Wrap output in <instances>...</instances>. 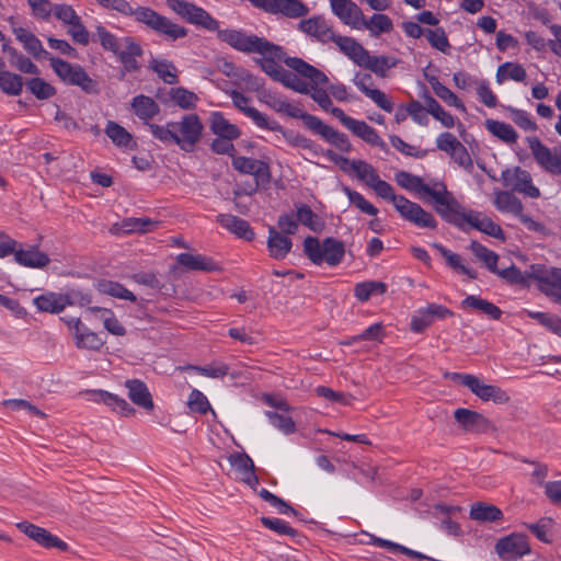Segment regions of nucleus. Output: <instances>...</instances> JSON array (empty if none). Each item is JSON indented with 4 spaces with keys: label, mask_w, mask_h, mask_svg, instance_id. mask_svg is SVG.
<instances>
[{
    "label": "nucleus",
    "mask_w": 561,
    "mask_h": 561,
    "mask_svg": "<svg viewBox=\"0 0 561 561\" xmlns=\"http://www.w3.org/2000/svg\"><path fill=\"white\" fill-rule=\"evenodd\" d=\"M70 295H58L48 293L41 295L34 299V305L43 312L59 313L67 306L73 305Z\"/></svg>",
    "instance_id": "b1692460"
},
{
    "label": "nucleus",
    "mask_w": 561,
    "mask_h": 561,
    "mask_svg": "<svg viewBox=\"0 0 561 561\" xmlns=\"http://www.w3.org/2000/svg\"><path fill=\"white\" fill-rule=\"evenodd\" d=\"M115 55L123 65V76L126 72L137 71L139 69L137 57L142 55V49L133 37H124L122 48H119V51L115 53Z\"/></svg>",
    "instance_id": "6ab92c4d"
},
{
    "label": "nucleus",
    "mask_w": 561,
    "mask_h": 561,
    "mask_svg": "<svg viewBox=\"0 0 561 561\" xmlns=\"http://www.w3.org/2000/svg\"><path fill=\"white\" fill-rule=\"evenodd\" d=\"M332 12L345 24L353 28L360 30L363 21L362 9L352 0H331Z\"/></svg>",
    "instance_id": "a211bd4d"
},
{
    "label": "nucleus",
    "mask_w": 561,
    "mask_h": 561,
    "mask_svg": "<svg viewBox=\"0 0 561 561\" xmlns=\"http://www.w3.org/2000/svg\"><path fill=\"white\" fill-rule=\"evenodd\" d=\"M220 41L227 43L232 48L252 54L280 56L282 47L275 45L263 37L248 35L238 30H216Z\"/></svg>",
    "instance_id": "20e7f679"
},
{
    "label": "nucleus",
    "mask_w": 561,
    "mask_h": 561,
    "mask_svg": "<svg viewBox=\"0 0 561 561\" xmlns=\"http://www.w3.org/2000/svg\"><path fill=\"white\" fill-rule=\"evenodd\" d=\"M13 33L16 39L23 45L24 49L35 59H48V57H51L50 54L44 49L42 42L32 32L23 27H14Z\"/></svg>",
    "instance_id": "bb28decb"
},
{
    "label": "nucleus",
    "mask_w": 561,
    "mask_h": 561,
    "mask_svg": "<svg viewBox=\"0 0 561 561\" xmlns=\"http://www.w3.org/2000/svg\"><path fill=\"white\" fill-rule=\"evenodd\" d=\"M228 460L237 476V479L254 490L259 483V479L255 474V468L252 459L244 453H234L229 456Z\"/></svg>",
    "instance_id": "f3484780"
},
{
    "label": "nucleus",
    "mask_w": 561,
    "mask_h": 561,
    "mask_svg": "<svg viewBox=\"0 0 561 561\" xmlns=\"http://www.w3.org/2000/svg\"><path fill=\"white\" fill-rule=\"evenodd\" d=\"M454 416L459 426L467 433L486 434L496 431L494 424L479 412L459 408L455 411Z\"/></svg>",
    "instance_id": "f8f14e48"
},
{
    "label": "nucleus",
    "mask_w": 561,
    "mask_h": 561,
    "mask_svg": "<svg viewBox=\"0 0 561 561\" xmlns=\"http://www.w3.org/2000/svg\"><path fill=\"white\" fill-rule=\"evenodd\" d=\"M331 42L335 43L341 51H343L355 64H358L362 57L366 56L365 48L352 37L341 36L334 33V38H332Z\"/></svg>",
    "instance_id": "ea45409f"
},
{
    "label": "nucleus",
    "mask_w": 561,
    "mask_h": 561,
    "mask_svg": "<svg viewBox=\"0 0 561 561\" xmlns=\"http://www.w3.org/2000/svg\"><path fill=\"white\" fill-rule=\"evenodd\" d=\"M387 285L382 282H364L359 283L354 288L355 297L360 301H367L375 293L385 294Z\"/></svg>",
    "instance_id": "0e129e2a"
},
{
    "label": "nucleus",
    "mask_w": 561,
    "mask_h": 561,
    "mask_svg": "<svg viewBox=\"0 0 561 561\" xmlns=\"http://www.w3.org/2000/svg\"><path fill=\"white\" fill-rule=\"evenodd\" d=\"M92 396V400L95 402H102L110 407L113 411L124 415V416H133L135 415V409L127 403V401L116 394L110 393L104 390H93L90 391Z\"/></svg>",
    "instance_id": "393cba45"
},
{
    "label": "nucleus",
    "mask_w": 561,
    "mask_h": 561,
    "mask_svg": "<svg viewBox=\"0 0 561 561\" xmlns=\"http://www.w3.org/2000/svg\"><path fill=\"white\" fill-rule=\"evenodd\" d=\"M50 66L55 73L65 82L71 84L75 72L79 69V65H71L70 62L56 57H48Z\"/></svg>",
    "instance_id": "052dcab7"
},
{
    "label": "nucleus",
    "mask_w": 561,
    "mask_h": 561,
    "mask_svg": "<svg viewBox=\"0 0 561 561\" xmlns=\"http://www.w3.org/2000/svg\"><path fill=\"white\" fill-rule=\"evenodd\" d=\"M505 78L522 82L526 79V71L519 64L505 62L499 67L496 80L502 83Z\"/></svg>",
    "instance_id": "bf43d9fd"
},
{
    "label": "nucleus",
    "mask_w": 561,
    "mask_h": 561,
    "mask_svg": "<svg viewBox=\"0 0 561 561\" xmlns=\"http://www.w3.org/2000/svg\"><path fill=\"white\" fill-rule=\"evenodd\" d=\"M231 98L233 105L250 117L259 127L265 129H280V125L276 121L268 118V116L261 113L255 107L250 106V99L244 94L232 91Z\"/></svg>",
    "instance_id": "dca6fc26"
},
{
    "label": "nucleus",
    "mask_w": 561,
    "mask_h": 561,
    "mask_svg": "<svg viewBox=\"0 0 561 561\" xmlns=\"http://www.w3.org/2000/svg\"><path fill=\"white\" fill-rule=\"evenodd\" d=\"M0 90L9 95H20L23 90V78L8 70L0 71Z\"/></svg>",
    "instance_id": "864d4df0"
},
{
    "label": "nucleus",
    "mask_w": 561,
    "mask_h": 561,
    "mask_svg": "<svg viewBox=\"0 0 561 561\" xmlns=\"http://www.w3.org/2000/svg\"><path fill=\"white\" fill-rule=\"evenodd\" d=\"M14 260L20 265L31 268H43L50 262L48 255L36 247H30L26 250H14Z\"/></svg>",
    "instance_id": "cd10ccee"
},
{
    "label": "nucleus",
    "mask_w": 561,
    "mask_h": 561,
    "mask_svg": "<svg viewBox=\"0 0 561 561\" xmlns=\"http://www.w3.org/2000/svg\"><path fill=\"white\" fill-rule=\"evenodd\" d=\"M232 165L236 170L244 174H251L256 180L268 176V165L260 160L247 157H233Z\"/></svg>",
    "instance_id": "c756f323"
},
{
    "label": "nucleus",
    "mask_w": 561,
    "mask_h": 561,
    "mask_svg": "<svg viewBox=\"0 0 561 561\" xmlns=\"http://www.w3.org/2000/svg\"><path fill=\"white\" fill-rule=\"evenodd\" d=\"M134 113L144 122H148L157 116L160 112L159 104L150 96L139 94L135 96L130 103Z\"/></svg>",
    "instance_id": "7c9ffc66"
},
{
    "label": "nucleus",
    "mask_w": 561,
    "mask_h": 561,
    "mask_svg": "<svg viewBox=\"0 0 561 561\" xmlns=\"http://www.w3.org/2000/svg\"><path fill=\"white\" fill-rule=\"evenodd\" d=\"M170 95L176 105L186 110L195 107L197 102L196 94L184 88L172 89Z\"/></svg>",
    "instance_id": "774afa93"
},
{
    "label": "nucleus",
    "mask_w": 561,
    "mask_h": 561,
    "mask_svg": "<svg viewBox=\"0 0 561 561\" xmlns=\"http://www.w3.org/2000/svg\"><path fill=\"white\" fill-rule=\"evenodd\" d=\"M73 337L78 348L96 351L104 344L103 339L98 333L90 331L85 327H83Z\"/></svg>",
    "instance_id": "5fc2aeb1"
},
{
    "label": "nucleus",
    "mask_w": 561,
    "mask_h": 561,
    "mask_svg": "<svg viewBox=\"0 0 561 561\" xmlns=\"http://www.w3.org/2000/svg\"><path fill=\"white\" fill-rule=\"evenodd\" d=\"M125 387L128 390V398L134 404L147 411L153 410L154 403L145 382L139 379H130L125 382Z\"/></svg>",
    "instance_id": "5701e85b"
},
{
    "label": "nucleus",
    "mask_w": 561,
    "mask_h": 561,
    "mask_svg": "<svg viewBox=\"0 0 561 561\" xmlns=\"http://www.w3.org/2000/svg\"><path fill=\"white\" fill-rule=\"evenodd\" d=\"M127 15H133L137 22L173 41L182 38L187 34L186 28L173 23L148 7H138L136 9L131 7V12Z\"/></svg>",
    "instance_id": "6e6552de"
},
{
    "label": "nucleus",
    "mask_w": 561,
    "mask_h": 561,
    "mask_svg": "<svg viewBox=\"0 0 561 561\" xmlns=\"http://www.w3.org/2000/svg\"><path fill=\"white\" fill-rule=\"evenodd\" d=\"M468 389L482 401H492L497 404H504L510 401V397L504 390L497 386L484 383L477 376L473 377Z\"/></svg>",
    "instance_id": "aec40b11"
},
{
    "label": "nucleus",
    "mask_w": 561,
    "mask_h": 561,
    "mask_svg": "<svg viewBox=\"0 0 561 561\" xmlns=\"http://www.w3.org/2000/svg\"><path fill=\"white\" fill-rule=\"evenodd\" d=\"M396 181L398 185L408 191L415 192L421 196H430L436 204L435 210L438 215L442 208H447L454 196L443 182H434L433 185H428L420 176L407 171L397 172Z\"/></svg>",
    "instance_id": "39448f33"
},
{
    "label": "nucleus",
    "mask_w": 561,
    "mask_h": 561,
    "mask_svg": "<svg viewBox=\"0 0 561 561\" xmlns=\"http://www.w3.org/2000/svg\"><path fill=\"white\" fill-rule=\"evenodd\" d=\"M396 209L401 217L421 228L435 229L437 222L433 215L424 210L419 204L402 196L396 201Z\"/></svg>",
    "instance_id": "4468645a"
},
{
    "label": "nucleus",
    "mask_w": 561,
    "mask_h": 561,
    "mask_svg": "<svg viewBox=\"0 0 561 561\" xmlns=\"http://www.w3.org/2000/svg\"><path fill=\"white\" fill-rule=\"evenodd\" d=\"M104 131L112 142L119 148L131 150L136 147L131 134L116 122L108 121Z\"/></svg>",
    "instance_id": "c9c22d12"
},
{
    "label": "nucleus",
    "mask_w": 561,
    "mask_h": 561,
    "mask_svg": "<svg viewBox=\"0 0 561 561\" xmlns=\"http://www.w3.org/2000/svg\"><path fill=\"white\" fill-rule=\"evenodd\" d=\"M95 35L98 36L100 44L106 50L112 53H118L123 45V38L118 39L115 35L110 33L104 26L98 25L95 28Z\"/></svg>",
    "instance_id": "69168bd1"
},
{
    "label": "nucleus",
    "mask_w": 561,
    "mask_h": 561,
    "mask_svg": "<svg viewBox=\"0 0 561 561\" xmlns=\"http://www.w3.org/2000/svg\"><path fill=\"white\" fill-rule=\"evenodd\" d=\"M168 7L187 22L208 31H216L219 23L206 10L184 0H167Z\"/></svg>",
    "instance_id": "1a4fd4ad"
},
{
    "label": "nucleus",
    "mask_w": 561,
    "mask_h": 561,
    "mask_svg": "<svg viewBox=\"0 0 561 561\" xmlns=\"http://www.w3.org/2000/svg\"><path fill=\"white\" fill-rule=\"evenodd\" d=\"M528 147L537 164L552 175H561V146L550 149L537 137L527 138Z\"/></svg>",
    "instance_id": "9d476101"
},
{
    "label": "nucleus",
    "mask_w": 561,
    "mask_h": 561,
    "mask_svg": "<svg viewBox=\"0 0 561 561\" xmlns=\"http://www.w3.org/2000/svg\"><path fill=\"white\" fill-rule=\"evenodd\" d=\"M461 308L478 310L493 320H499L502 316V311L497 306L474 295L467 296L461 301Z\"/></svg>",
    "instance_id": "f704fd0d"
},
{
    "label": "nucleus",
    "mask_w": 561,
    "mask_h": 561,
    "mask_svg": "<svg viewBox=\"0 0 561 561\" xmlns=\"http://www.w3.org/2000/svg\"><path fill=\"white\" fill-rule=\"evenodd\" d=\"M16 527L30 539L34 540L37 545L44 548H57L61 551H67L69 548L68 545L57 536L32 523L22 522L16 524Z\"/></svg>",
    "instance_id": "2eb2a0df"
},
{
    "label": "nucleus",
    "mask_w": 561,
    "mask_h": 561,
    "mask_svg": "<svg viewBox=\"0 0 561 561\" xmlns=\"http://www.w3.org/2000/svg\"><path fill=\"white\" fill-rule=\"evenodd\" d=\"M308 12V7L300 0H274L271 13H280L287 18L297 19L307 15Z\"/></svg>",
    "instance_id": "58836bf2"
},
{
    "label": "nucleus",
    "mask_w": 561,
    "mask_h": 561,
    "mask_svg": "<svg viewBox=\"0 0 561 561\" xmlns=\"http://www.w3.org/2000/svg\"><path fill=\"white\" fill-rule=\"evenodd\" d=\"M347 129L352 131L355 136L363 139L365 142L371 146L379 147L386 152L389 151L387 144L377 134V131L373 127H370L366 122L353 119L352 124L348 126Z\"/></svg>",
    "instance_id": "c85d7f7f"
},
{
    "label": "nucleus",
    "mask_w": 561,
    "mask_h": 561,
    "mask_svg": "<svg viewBox=\"0 0 561 561\" xmlns=\"http://www.w3.org/2000/svg\"><path fill=\"white\" fill-rule=\"evenodd\" d=\"M210 130L218 137L228 139H237L240 137L241 131L234 124H231L219 112H214L210 116Z\"/></svg>",
    "instance_id": "e433bc0d"
},
{
    "label": "nucleus",
    "mask_w": 561,
    "mask_h": 561,
    "mask_svg": "<svg viewBox=\"0 0 561 561\" xmlns=\"http://www.w3.org/2000/svg\"><path fill=\"white\" fill-rule=\"evenodd\" d=\"M304 252L314 264L325 262L330 266L340 264L345 254L342 241L332 237L325 238L322 242L316 237H307L304 241Z\"/></svg>",
    "instance_id": "0eeeda50"
},
{
    "label": "nucleus",
    "mask_w": 561,
    "mask_h": 561,
    "mask_svg": "<svg viewBox=\"0 0 561 561\" xmlns=\"http://www.w3.org/2000/svg\"><path fill=\"white\" fill-rule=\"evenodd\" d=\"M433 247L440 253L451 268L467 275L471 279L477 278V272L463 265L460 255L451 252L439 243H434Z\"/></svg>",
    "instance_id": "de8ad7c7"
},
{
    "label": "nucleus",
    "mask_w": 561,
    "mask_h": 561,
    "mask_svg": "<svg viewBox=\"0 0 561 561\" xmlns=\"http://www.w3.org/2000/svg\"><path fill=\"white\" fill-rule=\"evenodd\" d=\"M89 311L96 313V317L103 321L104 328L112 334L122 336L125 334V328L114 317L112 310L100 307H89Z\"/></svg>",
    "instance_id": "09e8293b"
},
{
    "label": "nucleus",
    "mask_w": 561,
    "mask_h": 561,
    "mask_svg": "<svg viewBox=\"0 0 561 561\" xmlns=\"http://www.w3.org/2000/svg\"><path fill=\"white\" fill-rule=\"evenodd\" d=\"M286 66L310 81L308 94L322 110L329 111L332 105L331 98L327 90L320 88L329 82L327 75L300 58L286 60Z\"/></svg>",
    "instance_id": "423d86ee"
},
{
    "label": "nucleus",
    "mask_w": 561,
    "mask_h": 561,
    "mask_svg": "<svg viewBox=\"0 0 561 561\" xmlns=\"http://www.w3.org/2000/svg\"><path fill=\"white\" fill-rule=\"evenodd\" d=\"M352 172L368 187H370L379 178L376 169L364 160H354V163L352 164Z\"/></svg>",
    "instance_id": "6e6d98bb"
},
{
    "label": "nucleus",
    "mask_w": 561,
    "mask_h": 561,
    "mask_svg": "<svg viewBox=\"0 0 561 561\" xmlns=\"http://www.w3.org/2000/svg\"><path fill=\"white\" fill-rule=\"evenodd\" d=\"M470 518L477 522H496L502 519V511L492 505L482 502L474 503L470 508Z\"/></svg>",
    "instance_id": "a19ab883"
},
{
    "label": "nucleus",
    "mask_w": 561,
    "mask_h": 561,
    "mask_svg": "<svg viewBox=\"0 0 561 561\" xmlns=\"http://www.w3.org/2000/svg\"><path fill=\"white\" fill-rule=\"evenodd\" d=\"M216 221L225 229L247 241H252L255 237V233L250 227V224L237 216L230 214H221L217 216Z\"/></svg>",
    "instance_id": "4be33fe9"
},
{
    "label": "nucleus",
    "mask_w": 561,
    "mask_h": 561,
    "mask_svg": "<svg viewBox=\"0 0 561 561\" xmlns=\"http://www.w3.org/2000/svg\"><path fill=\"white\" fill-rule=\"evenodd\" d=\"M264 58L260 61L262 70L270 76L273 80L278 81L283 76L285 68H283L277 61H284L294 59L295 57H287L286 53L282 48L280 56L262 55Z\"/></svg>",
    "instance_id": "a18cd8bd"
},
{
    "label": "nucleus",
    "mask_w": 561,
    "mask_h": 561,
    "mask_svg": "<svg viewBox=\"0 0 561 561\" xmlns=\"http://www.w3.org/2000/svg\"><path fill=\"white\" fill-rule=\"evenodd\" d=\"M503 183L513 191L522 193L530 198H538L540 191L533 184L531 175L528 171L515 167L502 173Z\"/></svg>",
    "instance_id": "ddd939ff"
},
{
    "label": "nucleus",
    "mask_w": 561,
    "mask_h": 561,
    "mask_svg": "<svg viewBox=\"0 0 561 561\" xmlns=\"http://www.w3.org/2000/svg\"><path fill=\"white\" fill-rule=\"evenodd\" d=\"M430 83L434 93L447 105L455 106L462 112L466 110L463 103L458 99V96L451 90L440 83L437 79L431 80Z\"/></svg>",
    "instance_id": "4d7b16f0"
},
{
    "label": "nucleus",
    "mask_w": 561,
    "mask_h": 561,
    "mask_svg": "<svg viewBox=\"0 0 561 561\" xmlns=\"http://www.w3.org/2000/svg\"><path fill=\"white\" fill-rule=\"evenodd\" d=\"M179 264L187 270L211 272L217 270L216 263L210 259L202 254L192 253H180L176 256Z\"/></svg>",
    "instance_id": "72a5a7b5"
},
{
    "label": "nucleus",
    "mask_w": 561,
    "mask_h": 561,
    "mask_svg": "<svg viewBox=\"0 0 561 561\" xmlns=\"http://www.w3.org/2000/svg\"><path fill=\"white\" fill-rule=\"evenodd\" d=\"M494 205L497 210L515 216L520 215L524 208L522 202L513 193L506 191L495 193Z\"/></svg>",
    "instance_id": "79ce46f5"
},
{
    "label": "nucleus",
    "mask_w": 561,
    "mask_h": 561,
    "mask_svg": "<svg viewBox=\"0 0 561 561\" xmlns=\"http://www.w3.org/2000/svg\"><path fill=\"white\" fill-rule=\"evenodd\" d=\"M100 293L129 301H137V297L122 284L112 280H101L98 283Z\"/></svg>",
    "instance_id": "603ef678"
},
{
    "label": "nucleus",
    "mask_w": 561,
    "mask_h": 561,
    "mask_svg": "<svg viewBox=\"0 0 561 561\" xmlns=\"http://www.w3.org/2000/svg\"><path fill=\"white\" fill-rule=\"evenodd\" d=\"M297 219L314 232H321L324 227V222L307 205L297 207Z\"/></svg>",
    "instance_id": "13d9d810"
},
{
    "label": "nucleus",
    "mask_w": 561,
    "mask_h": 561,
    "mask_svg": "<svg viewBox=\"0 0 561 561\" xmlns=\"http://www.w3.org/2000/svg\"><path fill=\"white\" fill-rule=\"evenodd\" d=\"M149 68L153 70L164 83H178L176 68L172 61L152 58L149 62Z\"/></svg>",
    "instance_id": "c03bdc74"
},
{
    "label": "nucleus",
    "mask_w": 561,
    "mask_h": 561,
    "mask_svg": "<svg viewBox=\"0 0 561 561\" xmlns=\"http://www.w3.org/2000/svg\"><path fill=\"white\" fill-rule=\"evenodd\" d=\"M470 250L472 253L481 260L485 266L492 272H497L496 263L499 260V256L495 252L486 249L484 245L477 241H472L470 243Z\"/></svg>",
    "instance_id": "680f3d73"
},
{
    "label": "nucleus",
    "mask_w": 561,
    "mask_h": 561,
    "mask_svg": "<svg viewBox=\"0 0 561 561\" xmlns=\"http://www.w3.org/2000/svg\"><path fill=\"white\" fill-rule=\"evenodd\" d=\"M554 522L550 517H541L536 523H525L524 526L536 536V538L545 543L552 542L551 530Z\"/></svg>",
    "instance_id": "8fccbe9b"
},
{
    "label": "nucleus",
    "mask_w": 561,
    "mask_h": 561,
    "mask_svg": "<svg viewBox=\"0 0 561 561\" xmlns=\"http://www.w3.org/2000/svg\"><path fill=\"white\" fill-rule=\"evenodd\" d=\"M512 284L525 285L529 279L538 282V288L546 296L561 304V268L542 264H533L522 273L515 265L494 272Z\"/></svg>",
    "instance_id": "f03ea898"
},
{
    "label": "nucleus",
    "mask_w": 561,
    "mask_h": 561,
    "mask_svg": "<svg viewBox=\"0 0 561 561\" xmlns=\"http://www.w3.org/2000/svg\"><path fill=\"white\" fill-rule=\"evenodd\" d=\"M158 225L157 221H152L149 218H125L121 224H116L112 227L113 233H135V232H147L152 230Z\"/></svg>",
    "instance_id": "4c0bfd02"
},
{
    "label": "nucleus",
    "mask_w": 561,
    "mask_h": 561,
    "mask_svg": "<svg viewBox=\"0 0 561 561\" xmlns=\"http://www.w3.org/2000/svg\"><path fill=\"white\" fill-rule=\"evenodd\" d=\"M496 554L504 561H516L531 552L528 537L522 533H513L500 538L494 547Z\"/></svg>",
    "instance_id": "9b49d317"
},
{
    "label": "nucleus",
    "mask_w": 561,
    "mask_h": 561,
    "mask_svg": "<svg viewBox=\"0 0 561 561\" xmlns=\"http://www.w3.org/2000/svg\"><path fill=\"white\" fill-rule=\"evenodd\" d=\"M2 50L9 57V62L12 67L23 73L39 75L38 67L23 54L19 53L14 47L10 46L7 42L2 45Z\"/></svg>",
    "instance_id": "473e14b6"
},
{
    "label": "nucleus",
    "mask_w": 561,
    "mask_h": 561,
    "mask_svg": "<svg viewBox=\"0 0 561 561\" xmlns=\"http://www.w3.org/2000/svg\"><path fill=\"white\" fill-rule=\"evenodd\" d=\"M343 191L347 195L350 202L364 214L370 216H376L378 214V209L371 203H369L360 193L353 191L350 187H344Z\"/></svg>",
    "instance_id": "338daca9"
},
{
    "label": "nucleus",
    "mask_w": 561,
    "mask_h": 561,
    "mask_svg": "<svg viewBox=\"0 0 561 561\" xmlns=\"http://www.w3.org/2000/svg\"><path fill=\"white\" fill-rule=\"evenodd\" d=\"M293 242L289 237L282 234L275 227L268 228L267 249L270 256L284 260L290 252Z\"/></svg>",
    "instance_id": "a878e982"
},
{
    "label": "nucleus",
    "mask_w": 561,
    "mask_h": 561,
    "mask_svg": "<svg viewBox=\"0 0 561 561\" xmlns=\"http://www.w3.org/2000/svg\"><path fill=\"white\" fill-rule=\"evenodd\" d=\"M148 128L159 141L174 144L183 151L192 152L202 138L204 125L197 114H187L179 122H169L165 125L148 124Z\"/></svg>",
    "instance_id": "f257e3e1"
},
{
    "label": "nucleus",
    "mask_w": 561,
    "mask_h": 561,
    "mask_svg": "<svg viewBox=\"0 0 561 561\" xmlns=\"http://www.w3.org/2000/svg\"><path fill=\"white\" fill-rule=\"evenodd\" d=\"M365 55L366 56H363L357 65L373 71L381 78H385L387 70L391 67H394L397 64L394 58L386 56H371L367 49H365Z\"/></svg>",
    "instance_id": "2f4dec72"
},
{
    "label": "nucleus",
    "mask_w": 561,
    "mask_h": 561,
    "mask_svg": "<svg viewBox=\"0 0 561 561\" xmlns=\"http://www.w3.org/2000/svg\"><path fill=\"white\" fill-rule=\"evenodd\" d=\"M439 216L461 230H465V225L468 224L488 236L504 240V232L497 224L490 217L482 216L480 213L473 210L467 211L454 196L447 208L439 210Z\"/></svg>",
    "instance_id": "7ed1b4c3"
},
{
    "label": "nucleus",
    "mask_w": 561,
    "mask_h": 561,
    "mask_svg": "<svg viewBox=\"0 0 561 561\" xmlns=\"http://www.w3.org/2000/svg\"><path fill=\"white\" fill-rule=\"evenodd\" d=\"M424 100L428 114H431L435 119L439 121L446 128H453L455 126V117L446 112L433 96L425 95Z\"/></svg>",
    "instance_id": "3c124183"
},
{
    "label": "nucleus",
    "mask_w": 561,
    "mask_h": 561,
    "mask_svg": "<svg viewBox=\"0 0 561 561\" xmlns=\"http://www.w3.org/2000/svg\"><path fill=\"white\" fill-rule=\"evenodd\" d=\"M485 128L493 136L497 137L499 139L506 144H515L518 137L515 129L510 124H506L504 122L486 119Z\"/></svg>",
    "instance_id": "49530a36"
},
{
    "label": "nucleus",
    "mask_w": 561,
    "mask_h": 561,
    "mask_svg": "<svg viewBox=\"0 0 561 561\" xmlns=\"http://www.w3.org/2000/svg\"><path fill=\"white\" fill-rule=\"evenodd\" d=\"M392 27L391 19L381 13L374 14L369 20H366L365 15H363V21L360 22V28L368 30L375 37H378L381 33L390 32Z\"/></svg>",
    "instance_id": "37998d69"
},
{
    "label": "nucleus",
    "mask_w": 561,
    "mask_h": 561,
    "mask_svg": "<svg viewBox=\"0 0 561 561\" xmlns=\"http://www.w3.org/2000/svg\"><path fill=\"white\" fill-rule=\"evenodd\" d=\"M26 88L38 100H47L56 94V89L41 78H32L26 81Z\"/></svg>",
    "instance_id": "e2e57ef3"
},
{
    "label": "nucleus",
    "mask_w": 561,
    "mask_h": 561,
    "mask_svg": "<svg viewBox=\"0 0 561 561\" xmlns=\"http://www.w3.org/2000/svg\"><path fill=\"white\" fill-rule=\"evenodd\" d=\"M301 32L317 38L321 43H329L334 38L333 30L328 25L327 21L321 16H313L301 20L298 24Z\"/></svg>",
    "instance_id": "412c9836"
}]
</instances>
